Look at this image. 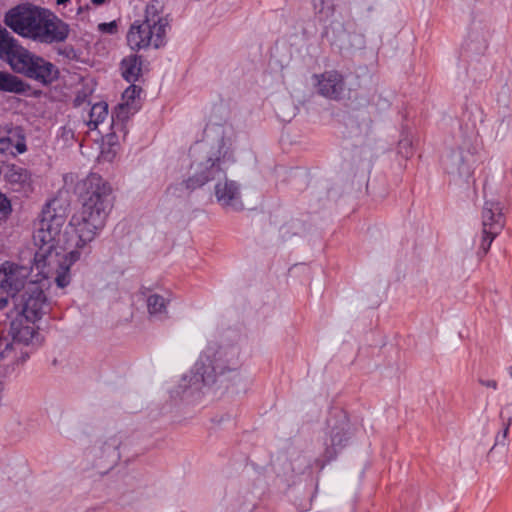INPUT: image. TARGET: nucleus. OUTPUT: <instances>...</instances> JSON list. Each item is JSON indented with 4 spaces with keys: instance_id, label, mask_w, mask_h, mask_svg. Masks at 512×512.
I'll use <instances>...</instances> for the list:
<instances>
[{
    "instance_id": "14",
    "label": "nucleus",
    "mask_w": 512,
    "mask_h": 512,
    "mask_svg": "<svg viewBox=\"0 0 512 512\" xmlns=\"http://www.w3.org/2000/svg\"><path fill=\"white\" fill-rule=\"evenodd\" d=\"M214 195L217 203L225 210L241 211L244 209L239 184L229 180L226 176L215 183Z\"/></svg>"
},
{
    "instance_id": "28",
    "label": "nucleus",
    "mask_w": 512,
    "mask_h": 512,
    "mask_svg": "<svg viewBox=\"0 0 512 512\" xmlns=\"http://www.w3.org/2000/svg\"><path fill=\"white\" fill-rule=\"evenodd\" d=\"M10 210V202L6 196L0 193V213H7Z\"/></svg>"
},
{
    "instance_id": "19",
    "label": "nucleus",
    "mask_w": 512,
    "mask_h": 512,
    "mask_svg": "<svg viewBox=\"0 0 512 512\" xmlns=\"http://www.w3.org/2000/svg\"><path fill=\"white\" fill-rule=\"evenodd\" d=\"M121 73L123 78L130 83H134L138 80L142 71L141 58L135 54L129 55L122 59Z\"/></svg>"
},
{
    "instance_id": "32",
    "label": "nucleus",
    "mask_w": 512,
    "mask_h": 512,
    "mask_svg": "<svg viewBox=\"0 0 512 512\" xmlns=\"http://www.w3.org/2000/svg\"><path fill=\"white\" fill-rule=\"evenodd\" d=\"M106 0H91V2L94 4V5H102L103 3H105Z\"/></svg>"
},
{
    "instance_id": "18",
    "label": "nucleus",
    "mask_w": 512,
    "mask_h": 512,
    "mask_svg": "<svg viewBox=\"0 0 512 512\" xmlns=\"http://www.w3.org/2000/svg\"><path fill=\"white\" fill-rule=\"evenodd\" d=\"M138 110V106H129L127 103H120L116 107L114 113L112 114V124L111 128L114 134L118 132H122L123 136H126L127 130L125 127V122H127L132 115H134Z\"/></svg>"
},
{
    "instance_id": "31",
    "label": "nucleus",
    "mask_w": 512,
    "mask_h": 512,
    "mask_svg": "<svg viewBox=\"0 0 512 512\" xmlns=\"http://www.w3.org/2000/svg\"><path fill=\"white\" fill-rule=\"evenodd\" d=\"M8 305V298H0V310Z\"/></svg>"
},
{
    "instance_id": "34",
    "label": "nucleus",
    "mask_w": 512,
    "mask_h": 512,
    "mask_svg": "<svg viewBox=\"0 0 512 512\" xmlns=\"http://www.w3.org/2000/svg\"><path fill=\"white\" fill-rule=\"evenodd\" d=\"M507 372H508V374L510 375V377L512 378V366H509V367L507 368Z\"/></svg>"
},
{
    "instance_id": "13",
    "label": "nucleus",
    "mask_w": 512,
    "mask_h": 512,
    "mask_svg": "<svg viewBox=\"0 0 512 512\" xmlns=\"http://www.w3.org/2000/svg\"><path fill=\"white\" fill-rule=\"evenodd\" d=\"M317 92L328 99L340 100L345 91L344 77L336 70H328L312 77Z\"/></svg>"
},
{
    "instance_id": "23",
    "label": "nucleus",
    "mask_w": 512,
    "mask_h": 512,
    "mask_svg": "<svg viewBox=\"0 0 512 512\" xmlns=\"http://www.w3.org/2000/svg\"><path fill=\"white\" fill-rule=\"evenodd\" d=\"M168 301L159 294H152L147 298V307L150 315L164 317L167 314Z\"/></svg>"
},
{
    "instance_id": "10",
    "label": "nucleus",
    "mask_w": 512,
    "mask_h": 512,
    "mask_svg": "<svg viewBox=\"0 0 512 512\" xmlns=\"http://www.w3.org/2000/svg\"><path fill=\"white\" fill-rule=\"evenodd\" d=\"M68 35V24L45 9L34 41L42 44L60 43L65 41Z\"/></svg>"
},
{
    "instance_id": "11",
    "label": "nucleus",
    "mask_w": 512,
    "mask_h": 512,
    "mask_svg": "<svg viewBox=\"0 0 512 512\" xmlns=\"http://www.w3.org/2000/svg\"><path fill=\"white\" fill-rule=\"evenodd\" d=\"M26 151V133L24 128L8 122L0 124V153L16 156Z\"/></svg>"
},
{
    "instance_id": "1",
    "label": "nucleus",
    "mask_w": 512,
    "mask_h": 512,
    "mask_svg": "<svg viewBox=\"0 0 512 512\" xmlns=\"http://www.w3.org/2000/svg\"><path fill=\"white\" fill-rule=\"evenodd\" d=\"M81 208L72 215L64 233V245L48 230L36 227L33 240L37 251L32 270L44 280H53L60 289L71 283V266L91 252L92 242L105 228L114 206L113 189L97 173L77 184Z\"/></svg>"
},
{
    "instance_id": "15",
    "label": "nucleus",
    "mask_w": 512,
    "mask_h": 512,
    "mask_svg": "<svg viewBox=\"0 0 512 512\" xmlns=\"http://www.w3.org/2000/svg\"><path fill=\"white\" fill-rule=\"evenodd\" d=\"M501 203L492 198L487 199L482 210L483 232L498 235L504 227V215Z\"/></svg>"
},
{
    "instance_id": "16",
    "label": "nucleus",
    "mask_w": 512,
    "mask_h": 512,
    "mask_svg": "<svg viewBox=\"0 0 512 512\" xmlns=\"http://www.w3.org/2000/svg\"><path fill=\"white\" fill-rule=\"evenodd\" d=\"M26 76L42 84H50L58 78L59 71L54 64L37 56Z\"/></svg>"
},
{
    "instance_id": "30",
    "label": "nucleus",
    "mask_w": 512,
    "mask_h": 512,
    "mask_svg": "<svg viewBox=\"0 0 512 512\" xmlns=\"http://www.w3.org/2000/svg\"><path fill=\"white\" fill-rule=\"evenodd\" d=\"M479 383L481 385L485 386V387L492 388L494 390H496L497 387H498L497 382L495 380H483V379H480Z\"/></svg>"
},
{
    "instance_id": "7",
    "label": "nucleus",
    "mask_w": 512,
    "mask_h": 512,
    "mask_svg": "<svg viewBox=\"0 0 512 512\" xmlns=\"http://www.w3.org/2000/svg\"><path fill=\"white\" fill-rule=\"evenodd\" d=\"M36 57L37 55H34L21 46L18 41L0 25V59L7 62L12 70L26 76Z\"/></svg>"
},
{
    "instance_id": "9",
    "label": "nucleus",
    "mask_w": 512,
    "mask_h": 512,
    "mask_svg": "<svg viewBox=\"0 0 512 512\" xmlns=\"http://www.w3.org/2000/svg\"><path fill=\"white\" fill-rule=\"evenodd\" d=\"M472 152L467 147L447 151L441 160L444 171L455 179H467L473 172Z\"/></svg>"
},
{
    "instance_id": "12",
    "label": "nucleus",
    "mask_w": 512,
    "mask_h": 512,
    "mask_svg": "<svg viewBox=\"0 0 512 512\" xmlns=\"http://www.w3.org/2000/svg\"><path fill=\"white\" fill-rule=\"evenodd\" d=\"M29 270L25 266H19L11 262H5L0 267V294L6 293L13 300L16 293L24 287Z\"/></svg>"
},
{
    "instance_id": "29",
    "label": "nucleus",
    "mask_w": 512,
    "mask_h": 512,
    "mask_svg": "<svg viewBox=\"0 0 512 512\" xmlns=\"http://www.w3.org/2000/svg\"><path fill=\"white\" fill-rule=\"evenodd\" d=\"M99 27L102 31L113 33L116 29V24H115V22L102 23V24H100Z\"/></svg>"
},
{
    "instance_id": "8",
    "label": "nucleus",
    "mask_w": 512,
    "mask_h": 512,
    "mask_svg": "<svg viewBox=\"0 0 512 512\" xmlns=\"http://www.w3.org/2000/svg\"><path fill=\"white\" fill-rule=\"evenodd\" d=\"M191 170L192 175L182 183L187 190H195L211 181H220L226 174L224 161L216 154H207L203 159L195 161Z\"/></svg>"
},
{
    "instance_id": "20",
    "label": "nucleus",
    "mask_w": 512,
    "mask_h": 512,
    "mask_svg": "<svg viewBox=\"0 0 512 512\" xmlns=\"http://www.w3.org/2000/svg\"><path fill=\"white\" fill-rule=\"evenodd\" d=\"M349 439L346 424L337 426L330 433V446L326 449V457L328 460L333 459L337 452L342 449Z\"/></svg>"
},
{
    "instance_id": "27",
    "label": "nucleus",
    "mask_w": 512,
    "mask_h": 512,
    "mask_svg": "<svg viewBox=\"0 0 512 512\" xmlns=\"http://www.w3.org/2000/svg\"><path fill=\"white\" fill-rule=\"evenodd\" d=\"M399 152L409 157L412 154L411 141L409 139H403L399 142Z\"/></svg>"
},
{
    "instance_id": "3",
    "label": "nucleus",
    "mask_w": 512,
    "mask_h": 512,
    "mask_svg": "<svg viewBox=\"0 0 512 512\" xmlns=\"http://www.w3.org/2000/svg\"><path fill=\"white\" fill-rule=\"evenodd\" d=\"M239 352L236 348H207L194 366V375L191 380L194 384L203 383L211 385L222 378L226 372L238 376Z\"/></svg>"
},
{
    "instance_id": "24",
    "label": "nucleus",
    "mask_w": 512,
    "mask_h": 512,
    "mask_svg": "<svg viewBox=\"0 0 512 512\" xmlns=\"http://www.w3.org/2000/svg\"><path fill=\"white\" fill-rule=\"evenodd\" d=\"M501 418L503 420V431L498 433L495 440V445H505L509 427L512 422V403L506 405L501 411Z\"/></svg>"
},
{
    "instance_id": "25",
    "label": "nucleus",
    "mask_w": 512,
    "mask_h": 512,
    "mask_svg": "<svg viewBox=\"0 0 512 512\" xmlns=\"http://www.w3.org/2000/svg\"><path fill=\"white\" fill-rule=\"evenodd\" d=\"M141 88L134 84L130 85L122 94V102L127 103L129 106H138L136 99L140 97Z\"/></svg>"
},
{
    "instance_id": "17",
    "label": "nucleus",
    "mask_w": 512,
    "mask_h": 512,
    "mask_svg": "<svg viewBox=\"0 0 512 512\" xmlns=\"http://www.w3.org/2000/svg\"><path fill=\"white\" fill-rule=\"evenodd\" d=\"M64 223V215L56 213L55 209L52 208L51 203H49L42 210L41 218L37 224V227L48 230L54 236L59 238Z\"/></svg>"
},
{
    "instance_id": "6",
    "label": "nucleus",
    "mask_w": 512,
    "mask_h": 512,
    "mask_svg": "<svg viewBox=\"0 0 512 512\" xmlns=\"http://www.w3.org/2000/svg\"><path fill=\"white\" fill-rule=\"evenodd\" d=\"M44 8L18 5L5 15V24L18 35L34 41Z\"/></svg>"
},
{
    "instance_id": "5",
    "label": "nucleus",
    "mask_w": 512,
    "mask_h": 512,
    "mask_svg": "<svg viewBox=\"0 0 512 512\" xmlns=\"http://www.w3.org/2000/svg\"><path fill=\"white\" fill-rule=\"evenodd\" d=\"M44 284L29 283L25 291L14 299L17 313L27 321L34 323L50 310V303L43 291Z\"/></svg>"
},
{
    "instance_id": "33",
    "label": "nucleus",
    "mask_w": 512,
    "mask_h": 512,
    "mask_svg": "<svg viewBox=\"0 0 512 512\" xmlns=\"http://www.w3.org/2000/svg\"><path fill=\"white\" fill-rule=\"evenodd\" d=\"M69 0H57L58 5H65Z\"/></svg>"
},
{
    "instance_id": "26",
    "label": "nucleus",
    "mask_w": 512,
    "mask_h": 512,
    "mask_svg": "<svg viewBox=\"0 0 512 512\" xmlns=\"http://www.w3.org/2000/svg\"><path fill=\"white\" fill-rule=\"evenodd\" d=\"M482 241L480 244V249L482 250L483 254H486L488 250L490 249V246L493 242V240L496 238L497 235H493L490 233H485L482 231Z\"/></svg>"
},
{
    "instance_id": "22",
    "label": "nucleus",
    "mask_w": 512,
    "mask_h": 512,
    "mask_svg": "<svg viewBox=\"0 0 512 512\" xmlns=\"http://www.w3.org/2000/svg\"><path fill=\"white\" fill-rule=\"evenodd\" d=\"M24 90L23 81L10 73L0 71V91L21 93Z\"/></svg>"
},
{
    "instance_id": "4",
    "label": "nucleus",
    "mask_w": 512,
    "mask_h": 512,
    "mask_svg": "<svg viewBox=\"0 0 512 512\" xmlns=\"http://www.w3.org/2000/svg\"><path fill=\"white\" fill-rule=\"evenodd\" d=\"M11 334L13 337L11 342H0V362H2L4 376L11 375L27 361L29 352L26 346L32 342L36 331L31 325H18L13 322Z\"/></svg>"
},
{
    "instance_id": "2",
    "label": "nucleus",
    "mask_w": 512,
    "mask_h": 512,
    "mask_svg": "<svg viewBox=\"0 0 512 512\" xmlns=\"http://www.w3.org/2000/svg\"><path fill=\"white\" fill-rule=\"evenodd\" d=\"M162 0H151L145 9V19L135 21L128 33L127 42L132 50H140L152 46L162 47L166 42L169 20L164 15Z\"/></svg>"
},
{
    "instance_id": "21",
    "label": "nucleus",
    "mask_w": 512,
    "mask_h": 512,
    "mask_svg": "<svg viewBox=\"0 0 512 512\" xmlns=\"http://www.w3.org/2000/svg\"><path fill=\"white\" fill-rule=\"evenodd\" d=\"M108 104L106 102H98L94 104L89 113L88 127L91 130L98 128L99 124L103 123L108 117Z\"/></svg>"
}]
</instances>
